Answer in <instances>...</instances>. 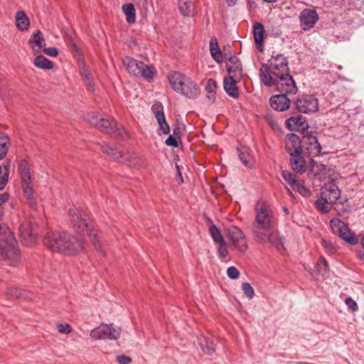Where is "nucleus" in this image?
<instances>
[{
    "instance_id": "1",
    "label": "nucleus",
    "mask_w": 364,
    "mask_h": 364,
    "mask_svg": "<svg viewBox=\"0 0 364 364\" xmlns=\"http://www.w3.org/2000/svg\"><path fill=\"white\" fill-rule=\"evenodd\" d=\"M85 247L84 242L67 233L47 232V248L52 252L66 255H75L81 252Z\"/></svg>"
},
{
    "instance_id": "2",
    "label": "nucleus",
    "mask_w": 364,
    "mask_h": 364,
    "mask_svg": "<svg viewBox=\"0 0 364 364\" xmlns=\"http://www.w3.org/2000/svg\"><path fill=\"white\" fill-rule=\"evenodd\" d=\"M288 74V61L287 58L282 54L272 56L268 60V63L262 64L259 69L261 81L267 87L272 86L276 79Z\"/></svg>"
},
{
    "instance_id": "3",
    "label": "nucleus",
    "mask_w": 364,
    "mask_h": 364,
    "mask_svg": "<svg viewBox=\"0 0 364 364\" xmlns=\"http://www.w3.org/2000/svg\"><path fill=\"white\" fill-rule=\"evenodd\" d=\"M255 223L252 234L257 242L267 240L265 232L269 231L272 223V213L264 202H258L255 206Z\"/></svg>"
},
{
    "instance_id": "4",
    "label": "nucleus",
    "mask_w": 364,
    "mask_h": 364,
    "mask_svg": "<svg viewBox=\"0 0 364 364\" xmlns=\"http://www.w3.org/2000/svg\"><path fill=\"white\" fill-rule=\"evenodd\" d=\"M68 213L75 232L77 233L86 232L95 249L97 251L102 252L100 241L87 222V215L83 210L80 208L73 207L69 209Z\"/></svg>"
},
{
    "instance_id": "5",
    "label": "nucleus",
    "mask_w": 364,
    "mask_h": 364,
    "mask_svg": "<svg viewBox=\"0 0 364 364\" xmlns=\"http://www.w3.org/2000/svg\"><path fill=\"white\" fill-rule=\"evenodd\" d=\"M86 120L90 124L97 127L102 132L109 135L122 139L128 137L127 132L114 119L101 118L95 113H88Z\"/></svg>"
},
{
    "instance_id": "6",
    "label": "nucleus",
    "mask_w": 364,
    "mask_h": 364,
    "mask_svg": "<svg viewBox=\"0 0 364 364\" xmlns=\"http://www.w3.org/2000/svg\"><path fill=\"white\" fill-rule=\"evenodd\" d=\"M122 63L130 74L136 77H143L149 81L152 79L154 73L152 67L129 56L123 58Z\"/></svg>"
},
{
    "instance_id": "7",
    "label": "nucleus",
    "mask_w": 364,
    "mask_h": 364,
    "mask_svg": "<svg viewBox=\"0 0 364 364\" xmlns=\"http://www.w3.org/2000/svg\"><path fill=\"white\" fill-rule=\"evenodd\" d=\"M102 150L114 160L127 166H131L137 158V154L129 149L118 150L107 144H105L102 146Z\"/></svg>"
},
{
    "instance_id": "8",
    "label": "nucleus",
    "mask_w": 364,
    "mask_h": 364,
    "mask_svg": "<svg viewBox=\"0 0 364 364\" xmlns=\"http://www.w3.org/2000/svg\"><path fill=\"white\" fill-rule=\"evenodd\" d=\"M0 254L9 261L11 266H16L20 259L19 250L16 247V242L14 238L9 235L4 241L0 239Z\"/></svg>"
},
{
    "instance_id": "9",
    "label": "nucleus",
    "mask_w": 364,
    "mask_h": 364,
    "mask_svg": "<svg viewBox=\"0 0 364 364\" xmlns=\"http://www.w3.org/2000/svg\"><path fill=\"white\" fill-rule=\"evenodd\" d=\"M330 226L332 232L338 235L344 241L351 245H355L358 242V237L353 233L348 225L337 218H332L330 220Z\"/></svg>"
},
{
    "instance_id": "10",
    "label": "nucleus",
    "mask_w": 364,
    "mask_h": 364,
    "mask_svg": "<svg viewBox=\"0 0 364 364\" xmlns=\"http://www.w3.org/2000/svg\"><path fill=\"white\" fill-rule=\"evenodd\" d=\"M227 237L230 242V248L241 253L248 249V244L243 232L236 226H231L227 230Z\"/></svg>"
},
{
    "instance_id": "11",
    "label": "nucleus",
    "mask_w": 364,
    "mask_h": 364,
    "mask_svg": "<svg viewBox=\"0 0 364 364\" xmlns=\"http://www.w3.org/2000/svg\"><path fill=\"white\" fill-rule=\"evenodd\" d=\"M121 329L112 324H101L90 332V336L94 339L117 340L119 338Z\"/></svg>"
},
{
    "instance_id": "12",
    "label": "nucleus",
    "mask_w": 364,
    "mask_h": 364,
    "mask_svg": "<svg viewBox=\"0 0 364 364\" xmlns=\"http://www.w3.org/2000/svg\"><path fill=\"white\" fill-rule=\"evenodd\" d=\"M295 105L299 112L309 114L315 112L318 109V101L314 95H306L299 97Z\"/></svg>"
},
{
    "instance_id": "13",
    "label": "nucleus",
    "mask_w": 364,
    "mask_h": 364,
    "mask_svg": "<svg viewBox=\"0 0 364 364\" xmlns=\"http://www.w3.org/2000/svg\"><path fill=\"white\" fill-rule=\"evenodd\" d=\"M272 86H275L278 92L285 95H295L297 92L295 81L289 74L276 79Z\"/></svg>"
},
{
    "instance_id": "14",
    "label": "nucleus",
    "mask_w": 364,
    "mask_h": 364,
    "mask_svg": "<svg viewBox=\"0 0 364 364\" xmlns=\"http://www.w3.org/2000/svg\"><path fill=\"white\" fill-rule=\"evenodd\" d=\"M18 171L20 173L22 188L25 196L28 198H31L33 193V184L31 181V176L30 170L27 163L25 161H21L18 164Z\"/></svg>"
},
{
    "instance_id": "15",
    "label": "nucleus",
    "mask_w": 364,
    "mask_h": 364,
    "mask_svg": "<svg viewBox=\"0 0 364 364\" xmlns=\"http://www.w3.org/2000/svg\"><path fill=\"white\" fill-rule=\"evenodd\" d=\"M318 18V15L315 10L305 9L300 13V25L303 30L308 31L315 26Z\"/></svg>"
},
{
    "instance_id": "16",
    "label": "nucleus",
    "mask_w": 364,
    "mask_h": 364,
    "mask_svg": "<svg viewBox=\"0 0 364 364\" xmlns=\"http://www.w3.org/2000/svg\"><path fill=\"white\" fill-rule=\"evenodd\" d=\"M151 111L157 120L161 133L163 134H169L170 127L166 122L162 104L160 102H155L151 107Z\"/></svg>"
},
{
    "instance_id": "17",
    "label": "nucleus",
    "mask_w": 364,
    "mask_h": 364,
    "mask_svg": "<svg viewBox=\"0 0 364 364\" xmlns=\"http://www.w3.org/2000/svg\"><path fill=\"white\" fill-rule=\"evenodd\" d=\"M226 68L228 75L236 80H241L242 77V64L236 56L229 58L226 61Z\"/></svg>"
},
{
    "instance_id": "18",
    "label": "nucleus",
    "mask_w": 364,
    "mask_h": 364,
    "mask_svg": "<svg viewBox=\"0 0 364 364\" xmlns=\"http://www.w3.org/2000/svg\"><path fill=\"white\" fill-rule=\"evenodd\" d=\"M321 194L331 204H334L341 196L339 188L336 184L332 183L326 184L321 188Z\"/></svg>"
},
{
    "instance_id": "19",
    "label": "nucleus",
    "mask_w": 364,
    "mask_h": 364,
    "mask_svg": "<svg viewBox=\"0 0 364 364\" xmlns=\"http://www.w3.org/2000/svg\"><path fill=\"white\" fill-rule=\"evenodd\" d=\"M200 90L198 85L191 78L188 77L180 90L178 93L186 96L189 99H195L200 95Z\"/></svg>"
},
{
    "instance_id": "20",
    "label": "nucleus",
    "mask_w": 364,
    "mask_h": 364,
    "mask_svg": "<svg viewBox=\"0 0 364 364\" xmlns=\"http://www.w3.org/2000/svg\"><path fill=\"white\" fill-rule=\"evenodd\" d=\"M285 124L287 127L291 131L301 132L309 128L306 118L301 115L287 119Z\"/></svg>"
},
{
    "instance_id": "21",
    "label": "nucleus",
    "mask_w": 364,
    "mask_h": 364,
    "mask_svg": "<svg viewBox=\"0 0 364 364\" xmlns=\"http://www.w3.org/2000/svg\"><path fill=\"white\" fill-rule=\"evenodd\" d=\"M43 34L40 30H37L31 35L28 40V44L32 49L33 54L40 53L41 51L46 53V48H43Z\"/></svg>"
},
{
    "instance_id": "22",
    "label": "nucleus",
    "mask_w": 364,
    "mask_h": 364,
    "mask_svg": "<svg viewBox=\"0 0 364 364\" xmlns=\"http://www.w3.org/2000/svg\"><path fill=\"white\" fill-rule=\"evenodd\" d=\"M269 103L274 109L282 112L289 107L290 100L285 94H279L272 96Z\"/></svg>"
},
{
    "instance_id": "23",
    "label": "nucleus",
    "mask_w": 364,
    "mask_h": 364,
    "mask_svg": "<svg viewBox=\"0 0 364 364\" xmlns=\"http://www.w3.org/2000/svg\"><path fill=\"white\" fill-rule=\"evenodd\" d=\"M80 74L87 87L90 91L95 90V82L90 70L83 61H79Z\"/></svg>"
},
{
    "instance_id": "24",
    "label": "nucleus",
    "mask_w": 364,
    "mask_h": 364,
    "mask_svg": "<svg viewBox=\"0 0 364 364\" xmlns=\"http://www.w3.org/2000/svg\"><path fill=\"white\" fill-rule=\"evenodd\" d=\"M286 149L290 155L302 153L301 142L299 137L294 134L288 135L286 140Z\"/></svg>"
},
{
    "instance_id": "25",
    "label": "nucleus",
    "mask_w": 364,
    "mask_h": 364,
    "mask_svg": "<svg viewBox=\"0 0 364 364\" xmlns=\"http://www.w3.org/2000/svg\"><path fill=\"white\" fill-rule=\"evenodd\" d=\"M304 143L306 144V149L311 156H317L320 154L321 146L316 136L309 135L304 137Z\"/></svg>"
},
{
    "instance_id": "26",
    "label": "nucleus",
    "mask_w": 364,
    "mask_h": 364,
    "mask_svg": "<svg viewBox=\"0 0 364 364\" xmlns=\"http://www.w3.org/2000/svg\"><path fill=\"white\" fill-rule=\"evenodd\" d=\"M290 164L292 169L298 173H302L306 170V164L302 153L290 155Z\"/></svg>"
},
{
    "instance_id": "27",
    "label": "nucleus",
    "mask_w": 364,
    "mask_h": 364,
    "mask_svg": "<svg viewBox=\"0 0 364 364\" xmlns=\"http://www.w3.org/2000/svg\"><path fill=\"white\" fill-rule=\"evenodd\" d=\"M240 81V80H236L230 75L225 77L223 80V87L225 92L234 98L237 97L239 95L237 83Z\"/></svg>"
},
{
    "instance_id": "28",
    "label": "nucleus",
    "mask_w": 364,
    "mask_h": 364,
    "mask_svg": "<svg viewBox=\"0 0 364 364\" xmlns=\"http://www.w3.org/2000/svg\"><path fill=\"white\" fill-rule=\"evenodd\" d=\"M264 26L259 22L253 24L252 33L257 48L262 51L263 50Z\"/></svg>"
},
{
    "instance_id": "29",
    "label": "nucleus",
    "mask_w": 364,
    "mask_h": 364,
    "mask_svg": "<svg viewBox=\"0 0 364 364\" xmlns=\"http://www.w3.org/2000/svg\"><path fill=\"white\" fill-rule=\"evenodd\" d=\"M187 78L188 77L182 73L174 72L169 75L168 81L173 90L178 92L182 89V86Z\"/></svg>"
},
{
    "instance_id": "30",
    "label": "nucleus",
    "mask_w": 364,
    "mask_h": 364,
    "mask_svg": "<svg viewBox=\"0 0 364 364\" xmlns=\"http://www.w3.org/2000/svg\"><path fill=\"white\" fill-rule=\"evenodd\" d=\"M16 28L21 31H26L30 26V20L23 11H18L15 16Z\"/></svg>"
},
{
    "instance_id": "31",
    "label": "nucleus",
    "mask_w": 364,
    "mask_h": 364,
    "mask_svg": "<svg viewBox=\"0 0 364 364\" xmlns=\"http://www.w3.org/2000/svg\"><path fill=\"white\" fill-rule=\"evenodd\" d=\"M210 53L213 58L218 63L223 61V55L218 46L217 39L213 37L210 40Z\"/></svg>"
},
{
    "instance_id": "32",
    "label": "nucleus",
    "mask_w": 364,
    "mask_h": 364,
    "mask_svg": "<svg viewBox=\"0 0 364 364\" xmlns=\"http://www.w3.org/2000/svg\"><path fill=\"white\" fill-rule=\"evenodd\" d=\"M178 9L183 16L190 17L193 15L194 4L191 0H179Z\"/></svg>"
},
{
    "instance_id": "33",
    "label": "nucleus",
    "mask_w": 364,
    "mask_h": 364,
    "mask_svg": "<svg viewBox=\"0 0 364 364\" xmlns=\"http://www.w3.org/2000/svg\"><path fill=\"white\" fill-rule=\"evenodd\" d=\"M267 236V240L264 241L270 242L272 245H274L278 250H281L283 249L284 241L283 238L280 237L277 233L275 232H269V231L264 233ZM264 243V242H261Z\"/></svg>"
},
{
    "instance_id": "34",
    "label": "nucleus",
    "mask_w": 364,
    "mask_h": 364,
    "mask_svg": "<svg viewBox=\"0 0 364 364\" xmlns=\"http://www.w3.org/2000/svg\"><path fill=\"white\" fill-rule=\"evenodd\" d=\"M198 343L201 350L208 355L212 354L215 351V343L211 338L200 337L198 338Z\"/></svg>"
},
{
    "instance_id": "35",
    "label": "nucleus",
    "mask_w": 364,
    "mask_h": 364,
    "mask_svg": "<svg viewBox=\"0 0 364 364\" xmlns=\"http://www.w3.org/2000/svg\"><path fill=\"white\" fill-rule=\"evenodd\" d=\"M11 162L8 161L4 165L3 171L0 166V190H2L6 186L10 173Z\"/></svg>"
},
{
    "instance_id": "36",
    "label": "nucleus",
    "mask_w": 364,
    "mask_h": 364,
    "mask_svg": "<svg viewBox=\"0 0 364 364\" xmlns=\"http://www.w3.org/2000/svg\"><path fill=\"white\" fill-rule=\"evenodd\" d=\"M10 139L5 134H0V160L3 159L9 149Z\"/></svg>"
},
{
    "instance_id": "37",
    "label": "nucleus",
    "mask_w": 364,
    "mask_h": 364,
    "mask_svg": "<svg viewBox=\"0 0 364 364\" xmlns=\"http://www.w3.org/2000/svg\"><path fill=\"white\" fill-rule=\"evenodd\" d=\"M122 11L126 16L127 23H132L135 22L136 14L135 9L133 4H124L122 6Z\"/></svg>"
},
{
    "instance_id": "38",
    "label": "nucleus",
    "mask_w": 364,
    "mask_h": 364,
    "mask_svg": "<svg viewBox=\"0 0 364 364\" xmlns=\"http://www.w3.org/2000/svg\"><path fill=\"white\" fill-rule=\"evenodd\" d=\"M238 156L241 162L246 166H250L251 165V154L250 150L247 147H245L242 149H238Z\"/></svg>"
},
{
    "instance_id": "39",
    "label": "nucleus",
    "mask_w": 364,
    "mask_h": 364,
    "mask_svg": "<svg viewBox=\"0 0 364 364\" xmlns=\"http://www.w3.org/2000/svg\"><path fill=\"white\" fill-rule=\"evenodd\" d=\"M21 237L22 242L27 246L33 245L36 240V236L30 230L21 229Z\"/></svg>"
},
{
    "instance_id": "40",
    "label": "nucleus",
    "mask_w": 364,
    "mask_h": 364,
    "mask_svg": "<svg viewBox=\"0 0 364 364\" xmlns=\"http://www.w3.org/2000/svg\"><path fill=\"white\" fill-rule=\"evenodd\" d=\"M330 204L328 200L323 197L321 194L315 202L316 208L322 213H327L330 211Z\"/></svg>"
},
{
    "instance_id": "41",
    "label": "nucleus",
    "mask_w": 364,
    "mask_h": 364,
    "mask_svg": "<svg viewBox=\"0 0 364 364\" xmlns=\"http://www.w3.org/2000/svg\"><path fill=\"white\" fill-rule=\"evenodd\" d=\"M209 232L215 243L218 244L225 241V239L221 235L220 231L214 224H211L210 226Z\"/></svg>"
},
{
    "instance_id": "42",
    "label": "nucleus",
    "mask_w": 364,
    "mask_h": 364,
    "mask_svg": "<svg viewBox=\"0 0 364 364\" xmlns=\"http://www.w3.org/2000/svg\"><path fill=\"white\" fill-rule=\"evenodd\" d=\"M216 88L217 85L215 81L213 79H209L205 87V90L208 92L207 98L210 102L214 101Z\"/></svg>"
},
{
    "instance_id": "43",
    "label": "nucleus",
    "mask_w": 364,
    "mask_h": 364,
    "mask_svg": "<svg viewBox=\"0 0 364 364\" xmlns=\"http://www.w3.org/2000/svg\"><path fill=\"white\" fill-rule=\"evenodd\" d=\"M316 268L317 272L322 275H325L328 272V263L323 257H319L318 261L316 263Z\"/></svg>"
},
{
    "instance_id": "44",
    "label": "nucleus",
    "mask_w": 364,
    "mask_h": 364,
    "mask_svg": "<svg viewBox=\"0 0 364 364\" xmlns=\"http://www.w3.org/2000/svg\"><path fill=\"white\" fill-rule=\"evenodd\" d=\"M218 246L217 247L218 252L220 259H224L228 255V244L226 241H223V242L218 243Z\"/></svg>"
},
{
    "instance_id": "45",
    "label": "nucleus",
    "mask_w": 364,
    "mask_h": 364,
    "mask_svg": "<svg viewBox=\"0 0 364 364\" xmlns=\"http://www.w3.org/2000/svg\"><path fill=\"white\" fill-rule=\"evenodd\" d=\"M33 55H36V58L33 60L34 65L38 68L46 70V58L43 56L41 53Z\"/></svg>"
},
{
    "instance_id": "46",
    "label": "nucleus",
    "mask_w": 364,
    "mask_h": 364,
    "mask_svg": "<svg viewBox=\"0 0 364 364\" xmlns=\"http://www.w3.org/2000/svg\"><path fill=\"white\" fill-rule=\"evenodd\" d=\"M322 247L328 255H333L337 251L336 246L331 241L326 240H322Z\"/></svg>"
},
{
    "instance_id": "47",
    "label": "nucleus",
    "mask_w": 364,
    "mask_h": 364,
    "mask_svg": "<svg viewBox=\"0 0 364 364\" xmlns=\"http://www.w3.org/2000/svg\"><path fill=\"white\" fill-rule=\"evenodd\" d=\"M282 176L291 186L297 181L296 176L288 171H282Z\"/></svg>"
},
{
    "instance_id": "48",
    "label": "nucleus",
    "mask_w": 364,
    "mask_h": 364,
    "mask_svg": "<svg viewBox=\"0 0 364 364\" xmlns=\"http://www.w3.org/2000/svg\"><path fill=\"white\" fill-rule=\"evenodd\" d=\"M242 290L245 295L249 299H252L255 296V291L252 287L247 282H244L242 284Z\"/></svg>"
},
{
    "instance_id": "49",
    "label": "nucleus",
    "mask_w": 364,
    "mask_h": 364,
    "mask_svg": "<svg viewBox=\"0 0 364 364\" xmlns=\"http://www.w3.org/2000/svg\"><path fill=\"white\" fill-rule=\"evenodd\" d=\"M227 275L232 279H236L239 277L240 272L235 267H230L227 269Z\"/></svg>"
},
{
    "instance_id": "50",
    "label": "nucleus",
    "mask_w": 364,
    "mask_h": 364,
    "mask_svg": "<svg viewBox=\"0 0 364 364\" xmlns=\"http://www.w3.org/2000/svg\"><path fill=\"white\" fill-rule=\"evenodd\" d=\"M291 188L302 196H305L308 193L307 189L298 181L291 186Z\"/></svg>"
},
{
    "instance_id": "51",
    "label": "nucleus",
    "mask_w": 364,
    "mask_h": 364,
    "mask_svg": "<svg viewBox=\"0 0 364 364\" xmlns=\"http://www.w3.org/2000/svg\"><path fill=\"white\" fill-rule=\"evenodd\" d=\"M57 328L60 333L64 334H68L72 331V327L68 323H58Z\"/></svg>"
},
{
    "instance_id": "52",
    "label": "nucleus",
    "mask_w": 364,
    "mask_h": 364,
    "mask_svg": "<svg viewBox=\"0 0 364 364\" xmlns=\"http://www.w3.org/2000/svg\"><path fill=\"white\" fill-rule=\"evenodd\" d=\"M345 303L348 307V309H350L353 311H355L358 309L357 303L350 297L346 299Z\"/></svg>"
},
{
    "instance_id": "53",
    "label": "nucleus",
    "mask_w": 364,
    "mask_h": 364,
    "mask_svg": "<svg viewBox=\"0 0 364 364\" xmlns=\"http://www.w3.org/2000/svg\"><path fill=\"white\" fill-rule=\"evenodd\" d=\"M6 294L13 299L18 298L21 294L19 289L14 287L9 288Z\"/></svg>"
},
{
    "instance_id": "54",
    "label": "nucleus",
    "mask_w": 364,
    "mask_h": 364,
    "mask_svg": "<svg viewBox=\"0 0 364 364\" xmlns=\"http://www.w3.org/2000/svg\"><path fill=\"white\" fill-rule=\"evenodd\" d=\"M165 144L167 146H173V147H178V143L177 139L173 137V136L170 135L166 140L165 141Z\"/></svg>"
},
{
    "instance_id": "55",
    "label": "nucleus",
    "mask_w": 364,
    "mask_h": 364,
    "mask_svg": "<svg viewBox=\"0 0 364 364\" xmlns=\"http://www.w3.org/2000/svg\"><path fill=\"white\" fill-rule=\"evenodd\" d=\"M117 361L119 364H129L132 361L131 358L129 356L121 355L117 356Z\"/></svg>"
},
{
    "instance_id": "56",
    "label": "nucleus",
    "mask_w": 364,
    "mask_h": 364,
    "mask_svg": "<svg viewBox=\"0 0 364 364\" xmlns=\"http://www.w3.org/2000/svg\"><path fill=\"white\" fill-rule=\"evenodd\" d=\"M135 4L141 9L147 10L148 0H132Z\"/></svg>"
},
{
    "instance_id": "57",
    "label": "nucleus",
    "mask_w": 364,
    "mask_h": 364,
    "mask_svg": "<svg viewBox=\"0 0 364 364\" xmlns=\"http://www.w3.org/2000/svg\"><path fill=\"white\" fill-rule=\"evenodd\" d=\"M58 54V50L56 48L54 47H50L47 48V55H49L50 57H56Z\"/></svg>"
},
{
    "instance_id": "58",
    "label": "nucleus",
    "mask_w": 364,
    "mask_h": 364,
    "mask_svg": "<svg viewBox=\"0 0 364 364\" xmlns=\"http://www.w3.org/2000/svg\"><path fill=\"white\" fill-rule=\"evenodd\" d=\"M9 198V195L6 193L0 195V206L4 203Z\"/></svg>"
},
{
    "instance_id": "59",
    "label": "nucleus",
    "mask_w": 364,
    "mask_h": 364,
    "mask_svg": "<svg viewBox=\"0 0 364 364\" xmlns=\"http://www.w3.org/2000/svg\"><path fill=\"white\" fill-rule=\"evenodd\" d=\"M357 257L360 260L364 262V252L363 251H358L356 253Z\"/></svg>"
},
{
    "instance_id": "60",
    "label": "nucleus",
    "mask_w": 364,
    "mask_h": 364,
    "mask_svg": "<svg viewBox=\"0 0 364 364\" xmlns=\"http://www.w3.org/2000/svg\"><path fill=\"white\" fill-rule=\"evenodd\" d=\"M237 0H226V2L229 6H233L236 4Z\"/></svg>"
},
{
    "instance_id": "61",
    "label": "nucleus",
    "mask_w": 364,
    "mask_h": 364,
    "mask_svg": "<svg viewBox=\"0 0 364 364\" xmlns=\"http://www.w3.org/2000/svg\"><path fill=\"white\" fill-rule=\"evenodd\" d=\"M53 68V62L47 59V70L52 69Z\"/></svg>"
},
{
    "instance_id": "62",
    "label": "nucleus",
    "mask_w": 364,
    "mask_h": 364,
    "mask_svg": "<svg viewBox=\"0 0 364 364\" xmlns=\"http://www.w3.org/2000/svg\"><path fill=\"white\" fill-rule=\"evenodd\" d=\"M176 169L178 171V175L180 177L181 182H183L182 175H181V173L180 171L179 166L178 164H176Z\"/></svg>"
},
{
    "instance_id": "63",
    "label": "nucleus",
    "mask_w": 364,
    "mask_h": 364,
    "mask_svg": "<svg viewBox=\"0 0 364 364\" xmlns=\"http://www.w3.org/2000/svg\"><path fill=\"white\" fill-rule=\"evenodd\" d=\"M263 1L269 4H273L275 3L277 0H262Z\"/></svg>"
},
{
    "instance_id": "64",
    "label": "nucleus",
    "mask_w": 364,
    "mask_h": 364,
    "mask_svg": "<svg viewBox=\"0 0 364 364\" xmlns=\"http://www.w3.org/2000/svg\"><path fill=\"white\" fill-rule=\"evenodd\" d=\"M361 242H362V245H363V247L364 248V236L363 237Z\"/></svg>"
}]
</instances>
